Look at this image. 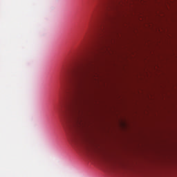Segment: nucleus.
I'll return each instance as SVG.
<instances>
[{
  "label": "nucleus",
  "instance_id": "1",
  "mask_svg": "<svg viewBox=\"0 0 177 177\" xmlns=\"http://www.w3.org/2000/svg\"><path fill=\"white\" fill-rule=\"evenodd\" d=\"M70 80L73 85H80L82 80V69L80 66H73L69 71Z\"/></svg>",
  "mask_w": 177,
  "mask_h": 177
},
{
  "label": "nucleus",
  "instance_id": "2",
  "mask_svg": "<svg viewBox=\"0 0 177 177\" xmlns=\"http://www.w3.org/2000/svg\"><path fill=\"white\" fill-rule=\"evenodd\" d=\"M68 138L70 143L75 146H82L88 142V137L84 134H71Z\"/></svg>",
  "mask_w": 177,
  "mask_h": 177
},
{
  "label": "nucleus",
  "instance_id": "3",
  "mask_svg": "<svg viewBox=\"0 0 177 177\" xmlns=\"http://www.w3.org/2000/svg\"><path fill=\"white\" fill-rule=\"evenodd\" d=\"M72 127L77 128V124H73Z\"/></svg>",
  "mask_w": 177,
  "mask_h": 177
}]
</instances>
